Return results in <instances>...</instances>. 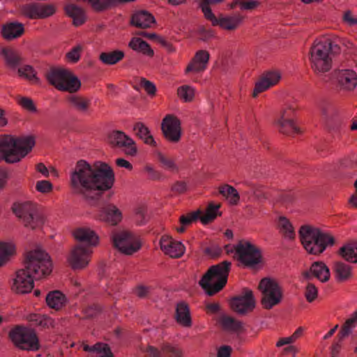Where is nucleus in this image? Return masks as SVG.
<instances>
[{
    "label": "nucleus",
    "mask_w": 357,
    "mask_h": 357,
    "mask_svg": "<svg viewBox=\"0 0 357 357\" xmlns=\"http://www.w3.org/2000/svg\"><path fill=\"white\" fill-rule=\"evenodd\" d=\"M161 130L165 139L172 142L180 141L182 130L181 120L174 114L166 115L161 122Z\"/></svg>",
    "instance_id": "obj_12"
},
{
    "label": "nucleus",
    "mask_w": 357,
    "mask_h": 357,
    "mask_svg": "<svg viewBox=\"0 0 357 357\" xmlns=\"http://www.w3.org/2000/svg\"><path fill=\"white\" fill-rule=\"evenodd\" d=\"M205 19L211 22L213 26H217L223 31H234L243 23V17L239 15H226L219 13L218 15L213 11L206 10Z\"/></svg>",
    "instance_id": "obj_11"
},
{
    "label": "nucleus",
    "mask_w": 357,
    "mask_h": 357,
    "mask_svg": "<svg viewBox=\"0 0 357 357\" xmlns=\"http://www.w3.org/2000/svg\"><path fill=\"white\" fill-rule=\"evenodd\" d=\"M177 96L180 100L185 102H192L196 96V88L190 84H183L178 87Z\"/></svg>",
    "instance_id": "obj_44"
},
{
    "label": "nucleus",
    "mask_w": 357,
    "mask_h": 357,
    "mask_svg": "<svg viewBox=\"0 0 357 357\" xmlns=\"http://www.w3.org/2000/svg\"><path fill=\"white\" fill-rule=\"evenodd\" d=\"M36 189L37 191L45 194L52 191L53 185L49 181H40L36 183Z\"/></svg>",
    "instance_id": "obj_61"
},
{
    "label": "nucleus",
    "mask_w": 357,
    "mask_h": 357,
    "mask_svg": "<svg viewBox=\"0 0 357 357\" xmlns=\"http://www.w3.org/2000/svg\"><path fill=\"white\" fill-rule=\"evenodd\" d=\"M357 325V310L351 313L348 319L345 321L344 326L340 331V335L342 337L348 336L352 330Z\"/></svg>",
    "instance_id": "obj_50"
},
{
    "label": "nucleus",
    "mask_w": 357,
    "mask_h": 357,
    "mask_svg": "<svg viewBox=\"0 0 357 357\" xmlns=\"http://www.w3.org/2000/svg\"><path fill=\"white\" fill-rule=\"evenodd\" d=\"M68 17L72 20V24L76 27L84 24L86 20L85 11L75 5L68 6Z\"/></svg>",
    "instance_id": "obj_40"
},
{
    "label": "nucleus",
    "mask_w": 357,
    "mask_h": 357,
    "mask_svg": "<svg viewBox=\"0 0 357 357\" xmlns=\"http://www.w3.org/2000/svg\"><path fill=\"white\" fill-rule=\"evenodd\" d=\"M162 353L168 357H183L182 350L176 345L166 344L162 346Z\"/></svg>",
    "instance_id": "obj_53"
},
{
    "label": "nucleus",
    "mask_w": 357,
    "mask_h": 357,
    "mask_svg": "<svg viewBox=\"0 0 357 357\" xmlns=\"http://www.w3.org/2000/svg\"><path fill=\"white\" fill-rule=\"evenodd\" d=\"M199 214L200 211H197L191 213L181 216L179 219L181 225H185V227L189 226L194 221L199 218Z\"/></svg>",
    "instance_id": "obj_60"
},
{
    "label": "nucleus",
    "mask_w": 357,
    "mask_h": 357,
    "mask_svg": "<svg viewBox=\"0 0 357 357\" xmlns=\"http://www.w3.org/2000/svg\"><path fill=\"white\" fill-rule=\"evenodd\" d=\"M112 144L123 149L126 155L135 156L137 153V148L135 141L126 133L121 131H114L110 135Z\"/></svg>",
    "instance_id": "obj_19"
},
{
    "label": "nucleus",
    "mask_w": 357,
    "mask_h": 357,
    "mask_svg": "<svg viewBox=\"0 0 357 357\" xmlns=\"http://www.w3.org/2000/svg\"><path fill=\"white\" fill-rule=\"evenodd\" d=\"M333 80L344 91H353L357 87V73L351 69H339L333 73Z\"/></svg>",
    "instance_id": "obj_15"
},
{
    "label": "nucleus",
    "mask_w": 357,
    "mask_h": 357,
    "mask_svg": "<svg viewBox=\"0 0 357 357\" xmlns=\"http://www.w3.org/2000/svg\"><path fill=\"white\" fill-rule=\"evenodd\" d=\"M83 51V45L77 44L73 46L70 51H68V63H76L81 57Z\"/></svg>",
    "instance_id": "obj_54"
},
{
    "label": "nucleus",
    "mask_w": 357,
    "mask_h": 357,
    "mask_svg": "<svg viewBox=\"0 0 357 357\" xmlns=\"http://www.w3.org/2000/svg\"><path fill=\"white\" fill-rule=\"evenodd\" d=\"M230 266V262L225 261L213 266L204 275L199 283L208 295L216 294L226 284Z\"/></svg>",
    "instance_id": "obj_5"
},
{
    "label": "nucleus",
    "mask_w": 357,
    "mask_h": 357,
    "mask_svg": "<svg viewBox=\"0 0 357 357\" xmlns=\"http://www.w3.org/2000/svg\"><path fill=\"white\" fill-rule=\"evenodd\" d=\"M91 103V100L87 97L68 95V105L80 113H89Z\"/></svg>",
    "instance_id": "obj_32"
},
{
    "label": "nucleus",
    "mask_w": 357,
    "mask_h": 357,
    "mask_svg": "<svg viewBox=\"0 0 357 357\" xmlns=\"http://www.w3.org/2000/svg\"><path fill=\"white\" fill-rule=\"evenodd\" d=\"M47 306L56 311L60 310L66 301V296L59 290L50 291L45 298Z\"/></svg>",
    "instance_id": "obj_34"
},
{
    "label": "nucleus",
    "mask_w": 357,
    "mask_h": 357,
    "mask_svg": "<svg viewBox=\"0 0 357 357\" xmlns=\"http://www.w3.org/2000/svg\"><path fill=\"white\" fill-rule=\"evenodd\" d=\"M154 156L162 168L169 171L177 169V166L174 159L168 157L162 152L156 151L154 153Z\"/></svg>",
    "instance_id": "obj_46"
},
{
    "label": "nucleus",
    "mask_w": 357,
    "mask_h": 357,
    "mask_svg": "<svg viewBox=\"0 0 357 357\" xmlns=\"http://www.w3.org/2000/svg\"><path fill=\"white\" fill-rule=\"evenodd\" d=\"M317 295L318 290L317 287L312 284H307L305 293L307 301L308 302L314 301L317 298Z\"/></svg>",
    "instance_id": "obj_62"
},
{
    "label": "nucleus",
    "mask_w": 357,
    "mask_h": 357,
    "mask_svg": "<svg viewBox=\"0 0 357 357\" xmlns=\"http://www.w3.org/2000/svg\"><path fill=\"white\" fill-rule=\"evenodd\" d=\"M220 194L230 205H237L240 201V195L237 190L233 186L225 184L219 187Z\"/></svg>",
    "instance_id": "obj_37"
},
{
    "label": "nucleus",
    "mask_w": 357,
    "mask_h": 357,
    "mask_svg": "<svg viewBox=\"0 0 357 357\" xmlns=\"http://www.w3.org/2000/svg\"><path fill=\"white\" fill-rule=\"evenodd\" d=\"M45 77L58 90L67 91V70L52 68Z\"/></svg>",
    "instance_id": "obj_25"
},
{
    "label": "nucleus",
    "mask_w": 357,
    "mask_h": 357,
    "mask_svg": "<svg viewBox=\"0 0 357 357\" xmlns=\"http://www.w3.org/2000/svg\"><path fill=\"white\" fill-rule=\"evenodd\" d=\"M15 253V246L11 243H0V267L2 266L10 256Z\"/></svg>",
    "instance_id": "obj_48"
},
{
    "label": "nucleus",
    "mask_w": 357,
    "mask_h": 357,
    "mask_svg": "<svg viewBox=\"0 0 357 357\" xmlns=\"http://www.w3.org/2000/svg\"><path fill=\"white\" fill-rule=\"evenodd\" d=\"M133 130L143 142L150 146H156L157 144L151 134L149 128L142 122L136 123L133 126Z\"/></svg>",
    "instance_id": "obj_38"
},
{
    "label": "nucleus",
    "mask_w": 357,
    "mask_h": 357,
    "mask_svg": "<svg viewBox=\"0 0 357 357\" xmlns=\"http://www.w3.org/2000/svg\"><path fill=\"white\" fill-rule=\"evenodd\" d=\"M220 204H213L210 203L205 212L201 215L199 214V220L204 225H207L208 223L214 220L218 216L221 215L220 211Z\"/></svg>",
    "instance_id": "obj_42"
},
{
    "label": "nucleus",
    "mask_w": 357,
    "mask_h": 357,
    "mask_svg": "<svg viewBox=\"0 0 357 357\" xmlns=\"http://www.w3.org/2000/svg\"><path fill=\"white\" fill-rule=\"evenodd\" d=\"M82 347L84 351L91 353L93 357H114L110 348L105 344H82Z\"/></svg>",
    "instance_id": "obj_39"
},
{
    "label": "nucleus",
    "mask_w": 357,
    "mask_h": 357,
    "mask_svg": "<svg viewBox=\"0 0 357 357\" xmlns=\"http://www.w3.org/2000/svg\"><path fill=\"white\" fill-rule=\"evenodd\" d=\"M11 210L26 228L35 230L41 228L44 225L43 215L38 212L36 206L32 202H15Z\"/></svg>",
    "instance_id": "obj_6"
},
{
    "label": "nucleus",
    "mask_w": 357,
    "mask_h": 357,
    "mask_svg": "<svg viewBox=\"0 0 357 357\" xmlns=\"http://www.w3.org/2000/svg\"><path fill=\"white\" fill-rule=\"evenodd\" d=\"M273 126L281 134L293 136L302 132L301 128L293 119H275Z\"/></svg>",
    "instance_id": "obj_26"
},
{
    "label": "nucleus",
    "mask_w": 357,
    "mask_h": 357,
    "mask_svg": "<svg viewBox=\"0 0 357 357\" xmlns=\"http://www.w3.org/2000/svg\"><path fill=\"white\" fill-rule=\"evenodd\" d=\"M1 54L3 56L6 65L11 68H15L20 66L24 59L21 54L11 47H4L1 50Z\"/></svg>",
    "instance_id": "obj_33"
},
{
    "label": "nucleus",
    "mask_w": 357,
    "mask_h": 357,
    "mask_svg": "<svg viewBox=\"0 0 357 357\" xmlns=\"http://www.w3.org/2000/svg\"><path fill=\"white\" fill-rule=\"evenodd\" d=\"M28 321L33 326H39L42 328H49L53 325V320L47 316L39 314H31L27 317Z\"/></svg>",
    "instance_id": "obj_45"
},
{
    "label": "nucleus",
    "mask_w": 357,
    "mask_h": 357,
    "mask_svg": "<svg viewBox=\"0 0 357 357\" xmlns=\"http://www.w3.org/2000/svg\"><path fill=\"white\" fill-rule=\"evenodd\" d=\"M24 32V25L18 22L6 23L2 25L1 29L2 38L8 41L21 37Z\"/></svg>",
    "instance_id": "obj_27"
},
{
    "label": "nucleus",
    "mask_w": 357,
    "mask_h": 357,
    "mask_svg": "<svg viewBox=\"0 0 357 357\" xmlns=\"http://www.w3.org/2000/svg\"><path fill=\"white\" fill-rule=\"evenodd\" d=\"M87 2L96 11H102L114 3V0H87Z\"/></svg>",
    "instance_id": "obj_56"
},
{
    "label": "nucleus",
    "mask_w": 357,
    "mask_h": 357,
    "mask_svg": "<svg viewBox=\"0 0 357 357\" xmlns=\"http://www.w3.org/2000/svg\"><path fill=\"white\" fill-rule=\"evenodd\" d=\"M114 183L115 174L112 167L101 160L89 162L79 160L70 173L73 192L87 202L94 200L98 192L111 190Z\"/></svg>",
    "instance_id": "obj_1"
},
{
    "label": "nucleus",
    "mask_w": 357,
    "mask_h": 357,
    "mask_svg": "<svg viewBox=\"0 0 357 357\" xmlns=\"http://www.w3.org/2000/svg\"><path fill=\"white\" fill-rule=\"evenodd\" d=\"M312 275L321 282H326L331 278V272L326 264L322 261H317L310 267Z\"/></svg>",
    "instance_id": "obj_35"
},
{
    "label": "nucleus",
    "mask_w": 357,
    "mask_h": 357,
    "mask_svg": "<svg viewBox=\"0 0 357 357\" xmlns=\"http://www.w3.org/2000/svg\"><path fill=\"white\" fill-rule=\"evenodd\" d=\"M16 151L19 162L29 153L36 144L35 137L33 135L15 137Z\"/></svg>",
    "instance_id": "obj_28"
},
{
    "label": "nucleus",
    "mask_w": 357,
    "mask_h": 357,
    "mask_svg": "<svg viewBox=\"0 0 357 357\" xmlns=\"http://www.w3.org/2000/svg\"><path fill=\"white\" fill-rule=\"evenodd\" d=\"M124 57V52L121 50H115L109 52H102L100 54V60L105 64L113 65Z\"/></svg>",
    "instance_id": "obj_47"
},
{
    "label": "nucleus",
    "mask_w": 357,
    "mask_h": 357,
    "mask_svg": "<svg viewBox=\"0 0 357 357\" xmlns=\"http://www.w3.org/2000/svg\"><path fill=\"white\" fill-rule=\"evenodd\" d=\"M295 342L291 335L282 337L278 339L277 342L275 343V346L278 348L282 347L284 346H289L293 344Z\"/></svg>",
    "instance_id": "obj_64"
},
{
    "label": "nucleus",
    "mask_w": 357,
    "mask_h": 357,
    "mask_svg": "<svg viewBox=\"0 0 357 357\" xmlns=\"http://www.w3.org/2000/svg\"><path fill=\"white\" fill-rule=\"evenodd\" d=\"M130 24L137 28L146 29L153 27L156 24V20L149 11L137 10L132 14Z\"/></svg>",
    "instance_id": "obj_24"
},
{
    "label": "nucleus",
    "mask_w": 357,
    "mask_h": 357,
    "mask_svg": "<svg viewBox=\"0 0 357 357\" xmlns=\"http://www.w3.org/2000/svg\"><path fill=\"white\" fill-rule=\"evenodd\" d=\"M24 268L15 272V278L11 290L17 294H25L31 291L34 280H40L52 271V262L49 255L40 250H34L26 253L24 259Z\"/></svg>",
    "instance_id": "obj_2"
},
{
    "label": "nucleus",
    "mask_w": 357,
    "mask_h": 357,
    "mask_svg": "<svg viewBox=\"0 0 357 357\" xmlns=\"http://www.w3.org/2000/svg\"><path fill=\"white\" fill-rule=\"evenodd\" d=\"M175 318L180 326L185 328L192 326L191 314L187 303L180 302L176 305Z\"/></svg>",
    "instance_id": "obj_30"
},
{
    "label": "nucleus",
    "mask_w": 357,
    "mask_h": 357,
    "mask_svg": "<svg viewBox=\"0 0 357 357\" xmlns=\"http://www.w3.org/2000/svg\"><path fill=\"white\" fill-rule=\"evenodd\" d=\"M92 250L89 247L77 245L72 248L68 257V265L74 271L86 268L91 261Z\"/></svg>",
    "instance_id": "obj_13"
},
{
    "label": "nucleus",
    "mask_w": 357,
    "mask_h": 357,
    "mask_svg": "<svg viewBox=\"0 0 357 357\" xmlns=\"http://www.w3.org/2000/svg\"><path fill=\"white\" fill-rule=\"evenodd\" d=\"M276 223L279 232L284 239L292 241L295 238V228L289 219L281 215L278 218Z\"/></svg>",
    "instance_id": "obj_29"
},
{
    "label": "nucleus",
    "mask_w": 357,
    "mask_h": 357,
    "mask_svg": "<svg viewBox=\"0 0 357 357\" xmlns=\"http://www.w3.org/2000/svg\"><path fill=\"white\" fill-rule=\"evenodd\" d=\"M15 147V137L9 135L0 136V161L4 160L7 163L19 162Z\"/></svg>",
    "instance_id": "obj_18"
},
{
    "label": "nucleus",
    "mask_w": 357,
    "mask_h": 357,
    "mask_svg": "<svg viewBox=\"0 0 357 357\" xmlns=\"http://www.w3.org/2000/svg\"><path fill=\"white\" fill-rule=\"evenodd\" d=\"M128 47L133 51L148 58H153L154 56V50L148 43L141 38L132 37L128 43Z\"/></svg>",
    "instance_id": "obj_31"
},
{
    "label": "nucleus",
    "mask_w": 357,
    "mask_h": 357,
    "mask_svg": "<svg viewBox=\"0 0 357 357\" xmlns=\"http://www.w3.org/2000/svg\"><path fill=\"white\" fill-rule=\"evenodd\" d=\"M159 245L162 252L171 258H180L185 252L184 244L168 234H164L161 236Z\"/></svg>",
    "instance_id": "obj_16"
},
{
    "label": "nucleus",
    "mask_w": 357,
    "mask_h": 357,
    "mask_svg": "<svg viewBox=\"0 0 357 357\" xmlns=\"http://www.w3.org/2000/svg\"><path fill=\"white\" fill-rule=\"evenodd\" d=\"M82 82L80 79L72 73L68 72V93H75L80 90Z\"/></svg>",
    "instance_id": "obj_52"
},
{
    "label": "nucleus",
    "mask_w": 357,
    "mask_h": 357,
    "mask_svg": "<svg viewBox=\"0 0 357 357\" xmlns=\"http://www.w3.org/2000/svg\"><path fill=\"white\" fill-rule=\"evenodd\" d=\"M71 234L75 241L84 243L88 246L97 247L100 243L98 234L89 227H77L72 231Z\"/></svg>",
    "instance_id": "obj_20"
},
{
    "label": "nucleus",
    "mask_w": 357,
    "mask_h": 357,
    "mask_svg": "<svg viewBox=\"0 0 357 357\" xmlns=\"http://www.w3.org/2000/svg\"><path fill=\"white\" fill-rule=\"evenodd\" d=\"M295 112L294 106L291 104H287L280 109L275 119H291V116Z\"/></svg>",
    "instance_id": "obj_58"
},
{
    "label": "nucleus",
    "mask_w": 357,
    "mask_h": 357,
    "mask_svg": "<svg viewBox=\"0 0 357 357\" xmlns=\"http://www.w3.org/2000/svg\"><path fill=\"white\" fill-rule=\"evenodd\" d=\"M261 303L264 309L270 310L279 305L283 299V289L279 281L273 278H264L259 283Z\"/></svg>",
    "instance_id": "obj_7"
},
{
    "label": "nucleus",
    "mask_w": 357,
    "mask_h": 357,
    "mask_svg": "<svg viewBox=\"0 0 357 357\" xmlns=\"http://www.w3.org/2000/svg\"><path fill=\"white\" fill-rule=\"evenodd\" d=\"M282 78L280 72L269 71L264 73L259 80L256 82L252 96L257 97L259 93L265 91L278 84Z\"/></svg>",
    "instance_id": "obj_21"
},
{
    "label": "nucleus",
    "mask_w": 357,
    "mask_h": 357,
    "mask_svg": "<svg viewBox=\"0 0 357 357\" xmlns=\"http://www.w3.org/2000/svg\"><path fill=\"white\" fill-rule=\"evenodd\" d=\"M20 14L29 19H44L55 13V8L50 4L29 3L20 6Z\"/></svg>",
    "instance_id": "obj_14"
},
{
    "label": "nucleus",
    "mask_w": 357,
    "mask_h": 357,
    "mask_svg": "<svg viewBox=\"0 0 357 357\" xmlns=\"http://www.w3.org/2000/svg\"><path fill=\"white\" fill-rule=\"evenodd\" d=\"M342 20L343 23L348 26H357V13L351 10L344 11Z\"/></svg>",
    "instance_id": "obj_55"
},
{
    "label": "nucleus",
    "mask_w": 357,
    "mask_h": 357,
    "mask_svg": "<svg viewBox=\"0 0 357 357\" xmlns=\"http://www.w3.org/2000/svg\"><path fill=\"white\" fill-rule=\"evenodd\" d=\"M210 54L206 50H199L187 66L185 73L200 74L206 68L208 63Z\"/></svg>",
    "instance_id": "obj_23"
},
{
    "label": "nucleus",
    "mask_w": 357,
    "mask_h": 357,
    "mask_svg": "<svg viewBox=\"0 0 357 357\" xmlns=\"http://www.w3.org/2000/svg\"><path fill=\"white\" fill-rule=\"evenodd\" d=\"M228 253H234V257L248 266L260 263L261 254L259 248L248 240H241L233 247L227 246Z\"/></svg>",
    "instance_id": "obj_8"
},
{
    "label": "nucleus",
    "mask_w": 357,
    "mask_h": 357,
    "mask_svg": "<svg viewBox=\"0 0 357 357\" xmlns=\"http://www.w3.org/2000/svg\"><path fill=\"white\" fill-rule=\"evenodd\" d=\"M256 301L253 293L250 289H245L243 293L230 301L231 309L240 314H245L253 310Z\"/></svg>",
    "instance_id": "obj_17"
},
{
    "label": "nucleus",
    "mask_w": 357,
    "mask_h": 357,
    "mask_svg": "<svg viewBox=\"0 0 357 357\" xmlns=\"http://www.w3.org/2000/svg\"><path fill=\"white\" fill-rule=\"evenodd\" d=\"M220 321L222 326L226 329L236 332L241 331L243 329V323L231 318V317L223 316L222 317Z\"/></svg>",
    "instance_id": "obj_51"
},
{
    "label": "nucleus",
    "mask_w": 357,
    "mask_h": 357,
    "mask_svg": "<svg viewBox=\"0 0 357 357\" xmlns=\"http://www.w3.org/2000/svg\"><path fill=\"white\" fill-rule=\"evenodd\" d=\"M8 337L14 345L22 350L37 351L39 341L34 330L17 325L13 328Z\"/></svg>",
    "instance_id": "obj_10"
},
{
    "label": "nucleus",
    "mask_w": 357,
    "mask_h": 357,
    "mask_svg": "<svg viewBox=\"0 0 357 357\" xmlns=\"http://www.w3.org/2000/svg\"><path fill=\"white\" fill-rule=\"evenodd\" d=\"M334 273L336 280L339 282L348 280L352 276L351 268L340 261L335 263Z\"/></svg>",
    "instance_id": "obj_43"
},
{
    "label": "nucleus",
    "mask_w": 357,
    "mask_h": 357,
    "mask_svg": "<svg viewBox=\"0 0 357 357\" xmlns=\"http://www.w3.org/2000/svg\"><path fill=\"white\" fill-rule=\"evenodd\" d=\"M20 77H23L29 82H32L35 84H39L40 79L37 77V73L30 65H26L22 68H18L17 70Z\"/></svg>",
    "instance_id": "obj_49"
},
{
    "label": "nucleus",
    "mask_w": 357,
    "mask_h": 357,
    "mask_svg": "<svg viewBox=\"0 0 357 357\" xmlns=\"http://www.w3.org/2000/svg\"><path fill=\"white\" fill-rule=\"evenodd\" d=\"M96 219L109 225L116 226L121 222L123 213L116 205L109 204L102 208L97 214Z\"/></svg>",
    "instance_id": "obj_22"
},
{
    "label": "nucleus",
    "mask_w": 357,
    "mask_h": 357,
    "mask_svg": "<svg viewBox=\"0 0 357 357\" xmlns=\"http://www.w3.org/2000/svg\"><path fill=\"white\" fill-rule=\"evenodd\" d=\"M298 236L304 249L310 255H320L328 245H333L335 242L331 234L310 224H304L300 227Z\"/></svg>",
    "instance_id": "obj_3"
},
{
    "label": "nucleus",
    "mask_w": 357,
    "mask_h": 357,
    "mask_svg": "<svg viewBox=\"0 0 357 357\" xmlns=\"http://www.w3.org/2000/svg\"><path fill=\"white\" fill-rule=\"evenodd\" d=\"M309 62L313 72L322 76L333 67V50L331 43L327 39L316 40L309 51Z\"/></svg>",
    "instance_id": "obj_4"
},
{
    "label": "nucleus",
    "mask_w": 357,
    "mask_h": 357,
    "mask_svg": "<svg viewBox=\"0 0 357 357\" xmlns=\"http://www.w3.org/2000/svg\"><path fill=\"white\" fill-rule=\"evenodd\" d=\"M199 8L203 13L204 17H205L207 15L206 10L213 11L210 7V4H219L224 1V0H197Z\"/></svg>",
    "instance_id": "obj_59"
},
{
    "label": "nucleus",
    "mask_w": 357,
    "mask_h": 357,
    "mask_svg": "<svg viewBox=\"0 0 357 357\" xmlns=\"http://www.w3.org/2000/svg\"><path fill=\"white\" fill-rule=\"evenodd\" d=\"M114 247L120 252L132 255L142 247L140 238L133 232L127 229H116L111 234Z\"/></svg>",
    "instance_id": "obj_9"
},
{
    "label": "nucleus",
    "mask_w": 357,
    "mask_h": 357,
    "mask_svg": "<svg viewBox=\"0 0 357 357\" xmlns=\"http://www.w3.org/2000/svg\"><path fill=\"white\" fill-rule=\"evenodd\" d=\"M261 5L260 0H232L227 6L230 10L238 7L240 10L243 11H252L259 8Z\"/></svg>",
    "instance_id": "obj_41"
},
{
    "label": "nucleus",
    "mask_w": 357,
    "mask_h": 357,
    "mask_svg": "<svg viewBox=\"0 0 357 357\" xmlns=\"http://www.w3.org/2000/svg\"><path fill=\"white\" fill-rule=\"evenodd\" d=\"M340 256L351 263L357 262V241H351L344 244L340 249Z\"/></svg>",
    "instance_id": "obj_36"
},
{
    "label": "nucleus",
    "mask_w": 357,
    "mask_h": 357,
    "mask_svg": "<svg viewBox=\"0 0 357 357\" xmlns=\"http://www.w3.org/2000/svg\"><path fill=\"white\" fill-rule=\"evenodd\" d=\"M17 103L28 112L36 113L37 108L32 99L28 97H21L18 99Z\"/></svg>",
    "instance_id": "obj_57"
},
{
    "label": "nucleus",
    "mask_w": 357,
    "mask_h": 357,
    "mask_svg": "<svg viewBox=\"0 0 357 357\" xmlns=\"http://www.w3.org/2000/svg\"><path fill=\"white\" fill-rule=\"evenodd\" d=\"M140 85L144 89V90L148 94L151 96H154L155 94L156 87L153 82L148 81L145 79H142L140 81Z\"/></svg>",
    "instance_id": "obj_63"
}]
</instances>
